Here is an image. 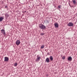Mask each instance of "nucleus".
I'll return each instance as SVG.
<instances>
[{"label":"nucleus","instance_id":"6e6552de","mask_svg":"<svg viewBox=\"0 0 77 77\" xmlns=\"http://www.w3.org/2000/svg\"><path fill=\"white\" fill-rule=\"evenodd\" d=\"M50 59L51 61L53 60V56H50Z\"/></svg>","mask_w":77,"mask_h":77},{"label":"nucleus","instance_id":"2eb2a0df","mask_svg":"<svg viewBox=\"0 0 77 77\" xmlns=\"http://www.w3.org/2000/svg\"><path fill=\"white\" fill-rule=\"evenodd\" d=\"M41 48H44V45H42L41 46Z\"/></svg>","mask_w":77,"mask_h":77},{"label":"nucleus","instance_id":"20e7f679","mask_svg":"<svg viewBox=\"0 0 77 77\" xmlns=\"http://www.w3.org/2000/svg\"><path fill=\"white\" fill-rule=\"evenodd\" d=\"M40 27L42 29H44L45 28V26L43 25H42L41 26H40Z\"/></svg>","mask_w":77,"mask_h":77},{"label":"nucleus","instance_id":"423d86ee","mask_svg":"<svg viewBox=\"0 0 77 77\" xmlns=\"http://www.w3.org/2000/svg\"><path fill=\"white\" fill-rule=\"evenodd\" d=\"M54 26L58 28V27H59V24H58L57 23H56L54 24Z\"/></svg>","mask_w":77,"mask_h":77},{"label":"nucleus","instance_id":"ddd939ff","mask_svg":"<svg viewBox=\"0 0 77 77\" xmlns=\"http://www.w3.org/2000/svg\"><path fill=\"white\" fill-rule=\"evenodd\" d=\"M5 16L6 17H9V15L7 14H5Z\"/></svg>","mask_w":77,"mask_h":77},{"label":"nucleus","instance_id":"9b49d317","mask_svg":"<svg viewBox=\"0 0 77 77\" xmlns=\"http://www.w3.org/2000/svg\"><path fill=\"white\" fill-rule=\"evenodd\" d=\"M72 2L74 4H76V1L75 0H73Z\"/></svg>","mask_w":77,"mask_h":77},{"label":"nucleus","instance_id":"f3484780","mask_svg":"<svg viewBox=\"0 0 77 77\" xmlns=\"http://www.w3.org/2000/svg\"><path fill=\"white\" fill-rule=\"evenodd\" d=\"M38 60H39V57H38L37 59L36 60V61H38Z\"/></svg>","mask_w":77,"mask_h":77},{"label":"nucleus","instance_id":"0eeeda50","mask_svg":"<svg viewBox=\"0 0 77 77\" xmlns=\"http://www.w3.org/2000/svg\"><path fill=\"white\" fill-rule=\"evenodd\" d=\"M46 61L47 63H49V62H50V59L49 58H47L46 60Z\"/></svg>","mask_w":77,"mask_h":77},{"label":"nucleus","instance_id":"1a4fd4ad","mask_svg":"<svg viewBox=\"0 0 77 77\" xmlns=\"http://www.w3.org/2000/svg\"><path fill=\"white\" fill-rule=\"evenodd\" d=\"M4 19V18L3 17H0V22L2 21Z\"/></svg>","mask_w":77,"mask_h":77},{"label":"nucleus","instance_id":"39448f33","mask_svg":"<svg viewBox=\"0 0 77 77\" xmlns=\"http://www.w3.org/2000/svg\"><path fill=\"white\" fill-rule=\"evenodd\" d=\"M20 44V41L19 40H17L16 42V44L17 45H18Z\"/></svg>","mask_w":77,"mask_h":77},{"label":"nucleus","instance_id":"6ab92c4d","mask_svg":"<svg viewBox=\"0 0 77 77\" xmlns=\"http://www.w3.org/2000/svg\"><path fill=\"white\" fill-rule=\"evenodd\" d=\"M8 8V6H5V8Z\"/></svg>","mask_w":77,"mask_h":77},{"label":"nucleus","instance_id":"f257e3e1","mask_svg":"<svg viewBox=\"0 0 77 77\" xmlns=\"http://www.w3.org/2000/svg\"><path fill=\"white\" fill-rule=\"evenodd\" d=\"M1 31L2 33H3V35L5 36L6 35V32H5V30L2 29L1 30Z\"/></svg>","mask_w":77,"mask_h":77},{"label":"nucleus","instance_id":"dca6fc26","mask_svg":"<svg viewBox=\"0 0 77 77\" xmlns=\"http://www.w3.org/2000/svg\"><path fill=\"white\" fill-rule=\"evenodd\" d=\"M58 8H59L60 9V5H59L58 6Z\"/></svg>","mask_w":77,"mask_h":77},{"label":"nucleus","instance_id":"f8f14e48","mask_svg":"<svg viewBox=\"0 0 77 77\" xmlns=\"http://www.w3.org/2000/svg\"><path fill=\"white\" fill-rule=\"evenodd\" d=\"M17 65H18V63H16L14 64V66H17Z\"/></svg>","mask_w":77,"mask_h":77},{"label":"nucleus","instance_id":"a211bd4d","mask_svg":"<svg viewBox=\"0 0 77 77\" xmlns=\"http://www.w3.org/2000/svg\"><path fill=\"white\" fill-rule=\"evenodd\" d=\"M41 35H44V33H41Z\"/></svg>","mask_w":77,"mask_h":77},{"label":"nucleus","instance_id":"7ed1b4c3","mask_svg":"<svg viewBox=\"0 0 77 77\" xmlns=\"http://www.w3.org/2000/svg\"><path fill=\"white\" fill-rule=\"evenodd\" d=\"M68 26H73L74 24L71 22H70L68 24Z\"/></svg>","mask_w":77,"mask_h":77},{"label":"nucleus","instance_id":"4468645a","mask_svg":"<svg viewBox=\"0 0 77 77\" xmlns=\"http://www.w3.org/2000/svg\"><path fill=\"white\" fill-rule=\"evenodd\" d=\"M62 59H63V60H64V59H65V56H63L62 57Z\"/></svg>","mask_w":77,"mask_h":77},{"label":"nucleus","instance_id":"aec40b11","mask_svg":"<svg viewBox=\"0 0 77 77\" xmlns=\"http://www.w3.org/2000/svg\"><path fill=\"white\" fill-rule=\"evenodd\" d=\"M41 58L40 57H39V59H40Z\"/></svg>","mask_w":77,"mask_h":77},{"label":"nucleus","instance_id":"9d476101","mask_svg":"<svg viewBox=\"0 0 77 77\" xmlns=\"http://www.w3.org/2000/svg\"><path fill=\"white\" fill-rule=\"evenodd\" d=\"M68 60L69 61H71V60H72V57H69L68 58Z\"/></svg>","mask_w":77,"mask_h":77},{"label":"nucleus","instance_id":"f03ea898","mask_svg":"<svg viewBox=\"0 0 77 77\" xmlns=\"http://www.w3.org/2000/svg\"><path fill=\"white\" fill-rule=\"evenodd\" d=\"M9 60V58L7 57H5L4 58L5 62H8Z\"/></svg>","mask_w":77,"mask_h":77}]
</instances>
